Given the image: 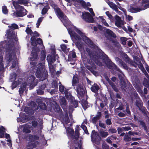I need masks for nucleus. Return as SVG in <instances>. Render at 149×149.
Wrapping results in <instances>:
<instances>
[{
	"label": "nucleus",
	"instance_id": "1",
	"mask_svg": "<svg viewBox=\"0 0 149 149\" xmlns=\"http://www.w3.org/2000/svg\"><path fill=\"white\" fill-rule=\"evenodd\" d=\"M55 12L57 16L60 19L63 24L66 27L72 41L75 42L76 40H80L81 38L87 44L91 47L95 49L97 48V47L87 37L85 36L80 30L74 26L71 27H68L67 25L69 23L68 19L65 15L60 9L58 8L55 5L53 6Z\"/></svg>",
	"mask_w": 149,
	"mask_h": 149
},
{
	"label": "nucleus",
	"instance_id": "2",
	"mask_svg": "<svg viewBox=\"0 0 149 149\" xmlns=\"http://www.w3.org/2000/svg\"><path fill=\"white\" fill-rule=\"evenodd\" d=\"M6 35L8 39V44L6 48V59L8 63L12 62V68H14L17 64V61L15 56V53L12 49L15 44L17 43V39L16 33L12 30L7 31Z\"/></svg>",
	"mask_w": 149,
	"mask_h": 149
},
{
	"label": "nucleus",
	"instance_id": "3",
	"mask_svg": "<svg viewBox=\"0 0 149 149\" xmlns=\"http://www.w3.org/2000/svg\"><path fill=\"white\" fill-rule=\"evenodd\" d=\"M40 136L42 139H44V135H41L40 133L34 135H30L29 138V142L27 145L26 149H32L38 145L39 143L36 141L39 139Z\"/></svg>",
	"mask_w": 149,
	"mask_h": 149
},
{
	"label": "nucleus",
	"instance_id": "4",
	"mask_svg": "<svg viewBox=\"0 0 149 149\" xmlns=\"http://www.w3.org/2000/svg\"><path fill=\"white\" fill-rule=\"evenodd\" d=\"M101 56L98 58V59L95 60V63L99 66L103 65L101 61H102L103 63H105L107 66V67L110 69H112L113 68H116V66L115 64L112 62L109 59L107 56L106 55H103Z\"/></svg>",
	"mask_w": 149,
	"mask_h": 149
},
{
	"label": "nucleus",
	"instance_id": "5",
	"mask_svg": "<svg viewBox=\"0 0 149 149\" xmlns=\"http://www.w3.org/2000/svg\"><path fill=\"white\" fill-rule=\"evenodd\" d=\"M36 68V76L37 77L40 78V81H43L46 78V73L44 64L41 63H39Z\"/></svg>",
	"mask_w": 149,
	"mask_h": 149
},
{
	"label": "nucleus",
	"instance_id": "6",
	"mask_svg": "<svg viewBox=\"0 0 149 149\" xmlns=\"http://www.w3.org/2000/svg\"><path fill=\"white\" fill-rule=\"evenodd\" d=\"M13 6L15 9H17L16 12L14 13L13 16L15 17H22L26 14V10L23 7L19 5L16 2L13 1Z\"/></svg>",
	"mask_w": 149,
	"mask_h": 149
},
{
	"label": "nucleus",
	"instance_id": "7",
	"mask_svg": "<svg viewBox=\"0 0 149 149\" xmlns=\"http://www.w3.org/2000/svg\"><path fill=\"white\" fill-rule=\"evenodd\" d=\"M68 3L73 4L75 6L79 7L82 6L85 8H87V6H90L91 4L89 3H86L84 1L81 0H65Z\"/></svg>",
	"mask_w": 149,
	"mask_h": 149
},
{
	"label": "nucleus",
	"instance_id": "8",
	"mask_svg": "<svg viewBox=\"0 0 149 149\" xmlns=\"http://www.w3.org/2000/svg\"><path fill=\"white\" fill-rule=\"evenodd\" d=\"M65 95L67 99L71 102V106L74 107H76L78 105L77 102L74 100V97L72 96L70 93L68 92L67 89L65 90Z\"/></svg>",
	"mask_w": 149,
	"mask_h": 149
},
{
	"label": "nucleus",
	"instance_id": "9",
	"mask_svg": "<svg viewBox=\"0 0 149 149\" xmlns=\"http://www.w3.org/2000/svg\"><path fill=\"white\" fill-rule=\"evenodd\" d=\"M91 139L92 141L94 143L97 145L100 144V141L101 140V138L98 133L96 132L94 130L92 131Z\"/></svg>",
	"mask_w": 149,
	"mask_h": 149
},
{
	"label": "nucleus",
	"instance_id": "10",
	"mask_svg": "<svg viewBox=\"0 0 149 149\" xmlns=\"http://www.w3.org/2000/svg\"><path fill=\"white\" fill-rule=\"evenodd\" d=\"M82 18L84 20L88 22L92 23L94 21L93 17L88 13L83 12Z\"/></svg>",
	"mask_w": 149,
	"mask_h": 149
},
{
	"label": "nucleus",
	"instance_id": "11",
	"mask_svg": "<svg viewBox=\"0 0 149 149\" xmlns=\"http://www.w3.org/2000/svg\"><path fill=\"white\" fill-rule=\"evenodd\" d=\"M35 79L34 76L32 74H30L28 76L26 81L24 83V84H26L27 85L35 86L36 85L34 82Z\"/></svg>",
	"mask_w": 149,
	"mask_h": 149
},
{
	"label": "nucleus",
	"instance_id": "12",
	"mask_svg": "<svg viewBox=\"0 0 149 149\" xmlns=\"http://www.w3.org/2000/svg\"><path fill=\"white\" fill-rule=\"evenodd\" d=\"M76 88L77 91L79 95L81 96L83 95L85 93V91L83 86L81 84H78L74 86Z\"/></svg>",
	"mask_w": 149,
	"mask_h": 149
},
{
	"label": "nucleus",
	"instance_id": "13",
	"mask_svg": "<svg viewBox=\"0 0 149 149\" xmlns=\"http://www.w3.org/2000/svg\"><path fill=\"white\" fill-rule=\"evenodd\" d=\"M106 2L108 3L110 7L113 10H115L118 13L120 14V12L118 9L117 5L113 2L109 1V0H106Z\"/></svg>",
	"mask_w": 149,
	"mask_h": 149
},
{
	"label": "nucleus",
	"instance_id": "14",
	"mask_svg": "<svg viewBox=\"0 0 149 149\" xmlns=\"http://www.w3.org/2000/svg\"><path fill=\"white\" fill-rule=\"evenodd\" d=\"M115 25L117 27H119L124 25V22L121 20L120 17L117 15H116L115 17Z\"/></svg>",
	"mask_w": 149,
	"mask_h": 149
},
{
	"label": "nucleus",
	"instance_id": "15",
	"mask_svg": "<svg viewBox=\"0 0 149 149\" xmlns=\"http://www.w3.org/2000/svg\"><path fill=\"white\" fill-rule=\"evenodd\" d=\"M31 45L34 46H36V39L35 37H38L39 36V34L36 31H34L33 33H32V35L31 36Z\"/></svg>",
	"mask_w": 149,
	"mask_h": 149
},
{
	"label": "nucleus",
	"instance_id": "16",
	"mask_svg": "<svg viewBox=\"0 0 149 149\" xmlns=\"http://www.w3.org/2000/svg\"><path fill=\"white\" fill-rule=\"evenodd\" d=\"M62 123H63L65 128L66 127L67 124L70 122V120L68 118L67 113H66L63 117L61 119Z\"/></svg>",
	"mask_w": 149,
	"mask_h": 149
},
{
	"label": "nucleus",
	"instance_id": "17",
	"mask_svg": "<svg viewBox=\"0 0 149 149\" xmlns=\"http://www.w3.org/2000/svg\"><path fill=\"white\" fill-rule=\"evenodd\" d=\"M2 51L0 48V52ZM4 68V64L3 61V57L0 55V71H2ZM3 74H0V80H1L3 77Z\"/></svg>",
	"mask_w": 149,
	"mask_h": 149
},
{
	"label": "nucleus",
	"instance_id": "18",
	"mask_svg": "<svg viewBox=\"0 0 149 149\" xmlns=\"http://www.w3.org/2000/svg\"><path fill=\"white\" fill-rule=\"evenodd\" d=\"M22 81V79L21 78L19 79H16V80L14 81L12 83L11 87L12 89L16 88L17 86L20 84Z\"/></svg>",
	"mask_w": 149,
	"mask_h": 149
},
{
	"label": "nucleus",
	"instance_id": "19",
	"mask_svg": "<svg viewBox=\"0 0 149 149\" xmlns=\"http://www.w3.org/2000/svg\"><path fill=\"white\" fill-rule=\"evenodd\" d=\"M31 55L32 57L30 59L32 61L30 63L31 65H32V67H34L36 65L37 63L35 62H33V61L37 58V54L36 53H33V52H32Z\"/></svg>",
	"mask_w": 149,
	"mask_h": 149
},
{
	"label": "nucleus",
	"instance_id": "20",
	"mask_svg": "<svg viewBox=\"0 0 149 149\" xmlns=\"http://www.w3.org/2000/svg\"><path fill=\"white\" fill-rule=\"evenodd\" d=\"M56 56L54 55L51 56H47V59L48 63V65L52 64L55 61V58Z\"/></svg>",
	"mask_w": 149,
	"mask_h": 149
},
{
	"label": "nucleus",
	"instance_id": "21",
	"mask_svg": "<svg viewBox=\"0 0 149 149\" xmlns=\"http://www.w3.org/2000/svg\"><path fill=\"white\" fill-rule=\"evenodd\" d=\"M23 127V131L24 132L29 133L33 129L32 127L31 126L26 124L24 125Z\"/></svg>",
	"mask_w": 149,
	"mask_h": 149
},
{
	"label": "nucleus",
	"instance_id": "22",
	"mask_svg": "<svg viewBox=\"0 0 149 149\" xmlns=\"http://www.w3.org/2000/svg\"><path fill=\"white\" fill-rule=\"evenodd\" d=\"M101 116V113L100 112H97L96 116L94 117L92 119V122L94 124H95L97 121L100 118Z\"/></svg>",
	"mask_w": 149,
	"mask_h": 149
},
{
	"label": "nucleus",
	"instance_id": "23",
	"mask_svg": "<svg viewBox=\"0 0 149 149\" xmlns=\"http://www.w3.org/2000/svg\"><path fill=\"white\" fill-rule=\"evenodd\" d=\"M60 104L62 108L64 110L66 107V102L65 98L64 97H62L60 101Z\"/></svg>",
	"mask_w": 149,
	"mask_h": 149
},
{
	"label": "nucleus",
	"instance_id": "24",
	"mask_svg": "<svg viewBox=\"0 0 149 149\" xmlns=\"http://www.w3.org/2000/svg\"><path fill=\"white\" fill-rule=\"evenodd\" d=\"M141 9L137 8H134L130 7L128 11L132 13H135L140 11Z\"/></svg>",
	"mask_w": 149,
	"mask_h": 149
},
{
	"label": "nucleus",
	"instance_id": "25",
	"mask_svg": "<svg viewBox=\"0 0 149 149\" xmlns=\"http://www.w3.org/2000/svg\"><path fill=\"white\" fill-rule=\"evenodd\" d=\"M99 89V87L96 84H94V85L92 86L91 88V90L95 93H97L98 92Z\"/></svg>",
	"mask_w": 149,
	"mask_h": 149
},
{
	"label": "nucleus",
	"instance_id": "26",
	"mask_svg": "<svg viewBox=\"0 0 149 149\" xmlns=\"http://www.w3.org/2000/svg\"><path fill=\"white\" fill-rule=\"evenodd\" d=\"M118 62L120 66H121L125 69H128V67L125 63L123 62L121 60L118 58Z\"/></svg>",
	"mask_w": 149,
	"mask_h": 149
},
{
	"label": "nucleus",
	"instance_id": "27",
	"mask_svg": "<svg viewBox=\"0 0 149 149\" xmlns=\"http://www.w3.org/2000/svg\"><path fill=\"white\" fill-rule=\"evenodd\" d=\"M98 19L105 26H109V24L106 22L105 19L102 17H98Z\"/></svg>",
	"mask_w": 149,
	"mask_h": 149
},
{
	"label": "nucleus",
	"instance_id": "28",
	"mask_svg": "<svg viewBox=\"0 0 149 149\" xmlns=\"http://www.w3.org/2000/svg\"><path fill=\"white\" fill-rule=\"evenodd\" d=\"M49 69L50 71L51 74H54L56 72V70L55 69V67L52 64L48 65Z\"/></svg>",
	"mask_w": 149,
	"mask_h": 149
},
{
	"label": "nucleus",
	"instance_id": "29",
	"mask_svg": "<svg viewBox=\"0 0 149 149\" xmlns=\"http://www.w3.org/2000/svg\"><path fill=\"white\" fill-rule=\"evenodd\" d=\"M19 78L17 77V75L15 73H13L10 74V79L11 81H15L16 79H19Z\"/></svg>",
	"mask_w": 149,
	"mask_h": 149
},
{
	"label": "nucleus",
	"instance_id": "30",
	"mask_svg": "<svg viewBox=\"0 0 149 149\" xmlns=\"http://www.w3.org/2000/svg\"><path fill=\"white\" fill-rule=\"evenodd\" d=\"M78 82V78L75 76H74L73 78V80L72 81V85L75 86L77 85V83Z\"/></svg>",
	"mask_w": 149,
	"mask_h": 149
},
{
	"label": "nucleus",
	"instance_id": "31",
	"mask_svg": "<svg viewBox=\"0 0 149 149\" xmlns=\"http://www.w3.org/2000/svg\"><path fill=\"white\" fill-rule=\"evenodd\" d=\"M106 33L109 36L113 37H116L115 34L111 30L109 29H107L106 30Z\"/></svg>",
	"mask_w": 149,
	"mask_h": 149
},
{
	"label": "nucleus",
	"instance_id": "32",
	"mask_svg": "<svg viewBox=\"0 0 149 149\" xmlns=\"http://www.w3.org/2000/svg\"><path fill=\"white\" fill-rule=\"evenodd\" d=\"M26 84H23V86H21L19 89V94L21 96L22 95L23 93L24 90H25V86H26Z\"/></svg>",
	"mask_w": 149,
	"mask_h": 149
},
{
	"label": "nucleus",
	"instance_id": "33",
	"mask_svg": "<svg viewBox=\"0 0 149 149\" xmlns=\"http://www.w3.org/2000/svg\"><path fill=\"white\" fill-rule=\"evenodd\" d=\"M67 130V133L68 134H69L72 135L74 133V131L71 128L67 127L65 128Z\"/></svg>",
	"mask_w": 149,
	"mask_h": 149
},
{
	"label": "nucleus",
	"instance_id": "34",
	"mask_svg": "<svg viewBox=\"0 0 149 149\" xmlns=\"http://www.w3.org/2000/svg\"><path fill=\"white\" fill-rule=\"evenodd\" d=\"M100 134L102 137H107L109 134L108 132L104 131L103 130H100Z\"/></svg>",
	"mask_w": 149,
	"mask_h": 149
},
{
	"label": "nucleus",
	"instance_id": "35",
	"mask_svg": "<svg viewBox=\"0 0 149 149\" xmlns=\"http://www.w3.org/2000/svg\"><path fill=\"white\" fill-rule=\"evenodd\" d=\"M5 132V129L1 126L0 128V138H3L4 136V133Z\"/></svg>",
	"mask_w": 149,
	"mask_h": 149
},
{
	"label": "nucleus",
	"instance_id": "36",
	"mask_svg": "<svg viewBox=\"0 0 149 149\" xmlns=\"http://www.w3.org/2000/svg\"><path fill=\"white\" fill-rule=\"evenodd\" d=\"M19 3L20 4H23L26 6H27L28 4V0H18Z\"/></svg>",
	"mask_w": 149,
	"mask_h": 149
},
{
	"label": "nucleus",
	"instance_id": "37",
	"mask_svg": "<svg viewBox=\"0 0 149 149\" xmlns=\"http://www.w3.org/2000/svg\"><path fill=\"white\" fill-rule=\"evenodd\" d=\"M76 45L80 51H82L84 49L82 44L79 42H76Z\"/></svg>",
	"mask_w": 149,
	"mask_h": 149
},
{
	"label": "nucleus",
	"instance_id": "38",
	"mask_svg": "<svg viewBox=\"0 0 149 149\" xmlns=\"http://www.w3.org/2000/svg\"><path fill=\"white\" fill-rule=\"evenodd\" d=\"M44 17H40L39 18L37 21V23L36 24V27L38 28L39 25H40L41 23L43 20Z\"/></svg>",
	"mask_w": 149,
	"mask_h": 149
},
{
	"label": "nucleus",
	"instance_id": "39",
	"mask_svg": "<svg viewBox=\"0 0 149 149\" xmlns=\"http://www.w3.org/2000/svg\"><path fill=\"white\" fill-rule=\"evenodd\" d=\"M61 48L62 50L65 52H67L69 51L68 49L67 48L66 46L64 44L61 45Z\"/></svg>",
	"mask_w": 149,
	"mask_h": 149
},
{
	"label": "nucleus",
	"instance_id": "40",
	"mask_svg": "<svg viewBox=\"0 0 149 149\" xmlns=\"http://www.w3.org/2000/svg\"><path fill=\"white\" fill-rule=\"evenodd\" d=\"M25 32L27 33L30 34L31 36L32 35L33 32L31 29L29 27H27L25 30Z\"/></svg>",
	"mask_w": 149,
	"mask_h": 149
},
{
	"label": "nucleus",
	"instance_id": "41",
	"mask_svg": "<svg viewBox=\"0 0 149 149\" xmlns=\"http://www.w3.org/2000/svg\"><path fill=\"white\" fill-rule=\"evenodd\" d=\"M81 127L85 133L86 134H89L86 127V126L83 125V123H82L81 125Z\"/></svg>",
	"mask_w": 149,
	"mask_h": 149
},
{
	"label": "nucleus",
	"instance_id": "42",
	"mask_svg": "<svg viewBox=\"0 0 149 149\" xmlns=\"http://www.w3.org/2000/svg\"><path fill=\"white\" fill-rule=\"evenodd\" d=\"M38 105L40 108L42 110H45L46 109V105L44 103H40Z\"/></svg>",
	"mask_w": 149,
	"mask_h": 149
},
{
	"label": "nucleus",
	"instance_id": "43",
	"mask_svg": "<svg viewBox=\"0 0 149 149\" xmlns=\"http://www.w3.org/2000/svg\"><path fill=\"white\" fill-rule=\"evenodd\" d=\"M137 84H133V85L135 88H136L138 89V92L140 94H141L142 93V90L141 89V87H138L137 86Z\"/></svg>",
	"mask_w": 149,
	"mask_h": 149
},
{
	"label": "nucleus",
	"instance_id": "44",
	"mask_svg": "<svg viewBox=\"0 0 149 149\" xmlns=\"http://www.w3.org/2000/svg\"><path fill=\"white\" fill-rule=\"evenodd\" d=\"M2 10L3 13L4 14H6L8 13V10L6 6H3L2 7Z\"/></svg>",
	"mask_w": 149,
	"mask_h": 149
},
{
	"label": "nucleus",
	"instance_id": "45",
	"mask_svg": "<svg viewBox=\"0 0 149 149\" xmlns=\"http://www.w3.org/2000/svg\"><path fill=\"white\" fill-rule=\"evenodd\" d=\"M120 40L122 44L123 45H125L126 44V41L127 40V39L126 38L121 37L120 38Z\"/></svg>",
	"mask_w": 149,
	"mask_h": 149
},
{
	"label": "nucleus",
	"instance_id": "46",
	"mask_svg": "<svg viewBox=\"0 0 149 149\" xmlns=\"http://www.w3.org/2000/svg\"><path fill=\"white\" fill-rule=\"evenodd\" d=\"M37 92L38 95H41L44 94V91L39 87V88L37 90Z\"/></svg>",
	"mask_w": 149,
	"mask_h": 149
},
{
	"label": "nucleus",
	"instance_id": "47",
	"mask_svg": "<svg viewBox=\"0 0 149 149\" xmlns=\"http://www.w3.org/2000/svg\"><path fill=\"white\" fill-rule=\"evenodd\" d=\"M65 89H66V88H65L64 89V86H63L62 85H60L59 86V90L60 91L61 93H62L63 92L64 89V91H65ZM67 90H68V93H69V92H68V89H67Z\"/></svg>",
	"mask_w": 149,
	"mask_h": 149
},
{
	"label": "nucleus",
	"instance_id": "48",
	"mask_svg": "<svg viewBox=\"0 0 149 149\" xmlns=\"http://www.w3.org/2000/svg\"><path fill=\"white\" fill-rule=\"evenodd\" d=\"M124 140L126 141H130L131 140L130 137H129L127 135H125V136Z\"/></svg>",
	"mask_w": 149,
	"mask_h": 149
},
{
	"label": "nucleus",
	"instance_id": "49",
	"mask_svg": "<svg viewBox=\"0 0 149 149\" xmlns=\"http://www.w3.org/2000/svg\"><path fill=\"white\" fill-rule=\"evenodd\" d=\"M91 13V15L93 16H94L95 15V13L93 11V9L91 8H86Z\"/></svg>",
	"mask_w": 149,
	"mask_h": 149
},
{
	"label": "nucleus",
	"instance_id": "50",
	"mask_svg": "<svg viewBox=\"0 0 149 149\" xmlns=\"http://www.w3.org/2000/svg\"><path fill=\"white\" fill-rule=\"evenodd\" d=\"M8 27L10 28L11 27L12 28L14 29H17L18 28V25L15 24H12L11 26H9Z\"/></svg>",
	"mask_w": 149,
	"mask_h": 149
},
{
	"label": "nucleus",
	"instance_id": "51",
	"mask_svg": "<svg viewBox=\"0 0 149 149\" xmlns=\"http://www.w3.org/2000/svg\"><path fill=\"white\" fill-rule=\"evenodd\" d=\"M48 9L46 7H44L42 11V15H45Z\"/></svg>",
	"mask_w": 149,
	"mask_h": 149
},
{
	"label": "nucleus",
	"instance_id": "52",
	"mask_svg": "<svg viewBox=\"0 0 149 149\" xmlns=\"http://www.w3.org/2000/svg\"><path fill=\"white\" fill-rule=\"evenodd\" d=\"M105 13L110 19H113V17L109 11L106 12Z\"/></svg>",
	"mask_w": 149,
	"mask_h": 149
},
{
	"label": "nucleus",
	"instance_id": "53",
	"mask_svg": "<svg viewBox=\"0 0 149 149\" xmlns=\"http://www.w3.org/2000/svg\"><path fill=\"white\" fill-rule=\"evenodd\" d=\"M36 41H37V42L40 45L43 44L42 40L40 38H38L37 40L36 39Z\"/></svg>",
	"mask_w": 149,
	"mask_h": 149
},
{
	"label": "nucleus",
	"instance_id": "54",
	"mask_svg": "<svg viewBox=\"0 0 149 149\" xmlns=\"http://www.w3.org/2000/svg\"><path fill=\"white\" fill-rule=\"evenodd\" d=\"M6 138L7 139V141L9 143H11V141L10 139V136L9 134H5Z\"/></svg>",
	"mask_w": 149,
	"mask_h": 149
},
{
	"label": "nucleus",
	"instance_id": "55",
	"mask_svg": "<svg viewBox=\"0 0 149 149\" xmlns=\"http://www.w3.org/2000/svg\"><path fill=\"white\" fill-rule=\"evenodd\" d=\"M126 18L129 21H131L133 19L132 17L129 15H126Z\"/></svg>",
	"mask_w": 149,
	"mask_h": 149
},
{
	"label": "nucleus",
	"instance_id": "56",
	"mask_svg": "<svg viewBox=\"0 0 149 149\" xmlns=\"http://www.w3.org/2000/svg\"><path fill=\"white\" fill-rule=\"evenodd\" d=\"M143 84L147 88H148L149 89V84L147 81H146L144 80V81L143 82Z\"/></svg>",
	"mask_w": 149,
	"mask_h": 149
},
{
	"label": "nucleus",
	"instance_id": "57",
	"mask_svg": "<svg viewBox=\"0 0 149 149\" xmlns=\"http://www.w3.org/2000/svg\"><path fill=\"white\" fill-rule=\"evenodd\" d=\"M109 132L112 133H113L116 132V130L113 128H111L109 130Z\"/></svg>",
	"mask_w": 149,
	"mask_h": 149
},
{
	"label": "nucleus",
	"instance_id": "58",
	"mask_svg": "<svg viewBox=\"0 0 149 149\" xmlns=\"http://www.w3.org/2000/svg\"><path fill=\"white\" fill-rule=\"evenodd\" d=\"M79 126L78 125L76 126V127L75 128V133L78 136H79Z\"/></svg>",
	"mask_w": 149,
	"mask_h": 149
},
{
	"label": "nucleus",
	"instance_id": "59",
	"mask_svg": "<svg viewBox=\"0 0 149 149\" xmlns=\"http://www.w3.org/2000/svg\"><path fill=\"white\" fill-rule=\"evenodd\" d=\"M111 86L113 88V90L115 91L116 92H117L118 91V89L115 86L114 84L113 83V85H111Z\"/></svg>",
	"mask_w": 149,
	"mask_h": 149
},
{
	"label": "nucleus",
	"instance_id": "60",
	"mask_svg": "<svg viewBox=\"0 0 149 149\" xmlns=\"http://www.w3.org/2000/svg\"><path fill=\"white\" fill-rule=\"evenodd\" d=\"M32 125L34 127H36L37 125V122L35 121H32Z\"/></svg>",
	"mask_w": 149,
	"mask_h": 149
},
{
	"label": "nucleus",
	"instance_id": "61",
	"mask_svg": "<svg viewBox=\"0 0 149 149\" xmlns=\"http://www.w3.org/2000/svg\"><path fill=\"white\" fill-rule=\"evenodd\" d=\"M106 123L107 125H110L111 124V120L110 119H107L106 121Z\"/></svg>",
	"mask_w": 149,
	"mask_h": 149
},
{
	"label": "nucleus",
	"instance_id": "62",
	"mask_svg": "<svg viewBox=\"0 0 149 149\" xmlns=\"http://www.w3.org/2000/svg\"><path fill=\"white\" fill-rule=\"evenodd\" d=\"M99 125L100 127L104 128H106L105 125L103 123L100 122L99 123Z\"/></svg>",
	"mask_w": 149,
	"mask_h": 149
},
{
	"label": "nucleus",
	"instance_id": "63",
	"mask_svg": "<svg viewBox=\"0 0 149 149\" xmlns=\"http://www.w3.org/2000/svg\"><path fill=\"white\" fill-rule=\"evenodd\" d=\"M123 105H120L119 107L115 109V111H116L118 110H122L123 109Z\"/></svg>",
	"mask_w": 149,
	"mask_h": 149
},
{
	"label": "nucleus",
	"instance_id": "64",
	"mask_svg": "<svg viewBox=\"0 0 149 149\" xmlns=\"http://www.w3.org/2000/svg\"><path fill=\"white\" fill-rule=\"evenodd\" d=\"M141 101L139 100L138 101H136V105L139 107L141 106Z\"/></svg>",
	"mask_w": 149,
	"mask_h": 149
}]
</instances>
